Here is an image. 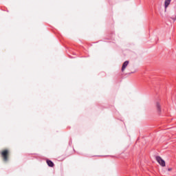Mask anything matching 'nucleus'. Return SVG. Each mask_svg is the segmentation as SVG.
Segmentation results:
<instances>
[{"label": "nucleus", "instance_id": "20e7f679", "mask_svg": "<svg viewBox=\"0 0 176 176\" xmlns=\"http://www.w3.org/2000/svg\"><path fill=\"white\" fill-rule=\"evenodd\" d=\"M46 162L49 167H54V163H53V162H52L50 160H47Z\"/></svg>", "mask_w": 176, "mask_h": 176}, {"label": "nucleus", "instance_id": "423d86ee", "mask_svg": "<svg viewBox=\"0 0 176 176\" xmlns=\"http://www.w3.org/2000/svg\"><path fill=\"white\" fill-rule=\"evenodd\" d=\"M170 2H171V0H165L164 5H165L166 9L168 8V5H170Z\"/></svg>", "mask_w": 176, "mask_h": 176}, {"label": "nucleus", "instance_id": "7ed1b4c3", "mask_svg": "<svg viewBox=\"0 0 176 176\" xmlns=\"http://www.w3.org/2000/svg\"><path fill=\"white\" fill-rule=\"evenodd\" d=\"M127 65H129V60H126L123 64L121 69L122 72H124V69L127 68Z\"/></svg>", "mask_w": 176, "mask_h": 176}, {"label": "nucleus", "instance_id": "f03ea898", "mask_svg": "<svg viewBox=\"0 0 176 176\" xmlns=\"http://www.w3.org/2000/svg\"><path fill=\"white\" fill-rule=\"evenodd\" d=\"M155 160L161 165L162 167H166V161H164V160H162V157H155Z\"/></svg>", "mask_w": 176, "mask_h": 176}, {"label": "nucleus", "instance_id": "0eeeda50", "mask_svg": "<svg viewBox=\"0 0 176 176\" xmlns=\"http://www.w3.org/2000/svg\"><path fill=\"white\" fill-rule=\"evenodd\" d=\"M171 19H172V20H173V21H175V20H176V16H175L174 17H172Z\"/></svg>", "mask_w": 176, "mask_h": 176}, {"label": "nucleus", "instance_id": "f257e3e1", "mask_svg": "<svg viewBox=\"0 0 176 176\" xmlns=\"http://www.w3.org/2000/svg\"><path fill=\"white\" fill-rule=\"evenodd\" d=\"M1 155L3 162H8V160H9V155H10L9 150L8 149L3 150L1 153Z\"/></svg>", "mask_w": 176, "mask_h": 176}, {"label": "nucleus", "instance_id": "6e6552de", "mask_svg": "<svg viewBox=\"0 0 176 176\" xmlns=\"http://www.w3.org/2000/svg\"><path fill=\"white\" fill-rule=\"evenodd\" d=\"M171 170H173V168H168V171H171Z\"/></svg>", "mask_w": 176, "mask_h": 176}, {"label": "nucleus", "instance_id": "39448f33", "mask_svg": "<svg viewBox=\"0 0 176 176\" xmlns=\"http://www.w3.org/2000/svg\"><path fill=\"white\" fill-rule=\"evenodd\" d=\"M156 107H157V111L158 113H160V112H162V108L160 107V104L159 102H157Z\"/></svg>", "mask_w": 176, "mask_h": 176}]
</instances>
